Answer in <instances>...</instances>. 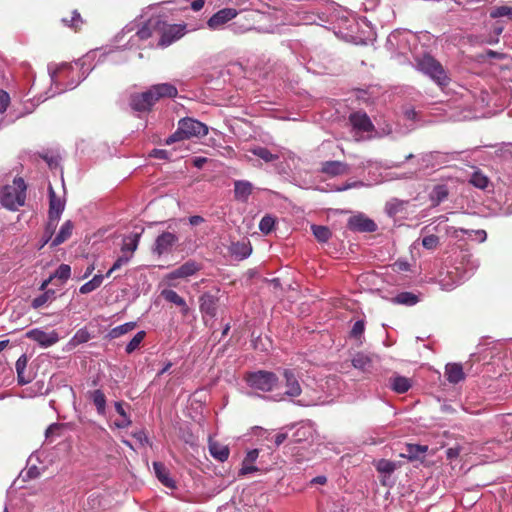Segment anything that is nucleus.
<instances>
[{
	"label": "nucleus",
	"instance_id": "1",
	"mask_svg": "<svg viewBox=\"0 0 512 512\" xmlns=\"http://www.w3.org/2000/svg\"><path fill=\"white\" fill-rule=\"evenodd\" d=\"M208 134V127L193 118H183L178 122L177 130L165 141L167 145L192 137H204Z\"/></svg>",
	"mask_w": 512,
	"mask_h": 512
},
{
	"label": "nucleus",
	"instance_id": "2",
	"mask_svg": "<svg viewBox=\"0 0 512 512\" xmlns=\"http://www.w3.org/2000/svg\"><path fill=\"white\" fill-rule=\"evenodd\" d=\"M243 379L249 388L263 393L273 392L279 383L278 376L268 370L246 372Z\"/></svg>",
	"mask_w": 512,
	"mask_h": 512
},
{
	"label": "nucleus",
	"instance_id": "3",
	"mask_svg": "<svg viewBox=\"0 0 512 512\" xmlns=\"http://www.w3.org/2000/svg\"><path fill=\"white\" fill-rule=\"evenodd\" d=\"M26 185L22 178L14 180V185H7L0 192V203L3 207L16 211L25 204Z\"/></svg>",
	"mask_w": 512,
	"mask_h": 512
},
{
	"label": "nucleus",
	"instance_id": "4",
	"mask_svg": "<svg viewBox=\"0 0 512 512\" xmlns=\"http://www.w3.org/2000/svg\"><path fill=\"white\" fill-rule=\"evenodd\" d=\"M416 68L418 71L429 76L439 86H447L449 84L450 79L444 67L429 54H425L416 59Z\"/></svg>",
	"mask_w": 512,
	"mask_h": 512
},
{
	"label": "nucleus",
	"instance_id": "5",
	"mask_svg": "<svg viewBox=\"0 0 512 512\" xmlns=\"http://www.w3.org/2000/svg\"><path fill=\"white\" fill-rule=\"evenodd\" d=\"M178 241L179 238L175 233L164 231L155 239L152 251L158 256L171 253Z\"/></svg>",
	"mask_w": 512,
	"mask_h": 512
},
{
	"label": "nucleus",
	"instance_id": "6",
	"mask_svg": "<svg viewBox=\"0 0 512 512\" xmlns=\"http://www.w3.org/2000/svg\"><path fill=\"white\" fill-rule=\"evenodd\" d=\"M156 102L150 88L142 93L132 94L130 97V106L137 112L150 111Z\"/></svg>",
	"mask_w": 512,
	"mask_h": 512
},
{
	"label": "nucleus",
	"instance_id": "7",
	"mask_svg": "<svg viewBox=\"0 0 512 512\" xmlns=\"http://www.w3.org/2000/svg\"><path fill=\"white\" fill-rule=\"evenodd\" d=\"M238 15V11L234 8H223L213 14L207 21V26L211 30H218L226 23L234 19Z\"/></svg>",
	"mask_w": 512,
	"mask_h": 512
},
{
	"label": "nucleus",
	"instance_id": "8",
	"mask_svg": "<svg viewBox=\"0 0 512 512\" xmlns=\"http://www.w3.org/2000/svg\"><path fill=\"white\" fill-rule=\"evenodd\" d=\"M26 337L37 342L42 347H50L59 341V335L56 331L45 332L35 328L26 333Z\"/></svg>",
	"mask_w": 512,
	"mask_h": 512
},
{
	"label": "nucleus",
	"instance_id": "9",
	"mask_svg": "<svg viewBox=\"0 0 512 512\" xmlns=\"http://www.w3.org/2000/svg\"><path fill=\"white\" fill-rule=\"evenodd\" d=\"M185 28L186 26L181 24L165 25L159 40V45L166 47L180 39L185 34Z\"/></svg>",
	"mask_w": 512,
	"mask_h": 512
},
{
	"label": "nucleus",
	"instance_id": "10",
	"mask_svg": "<svg viewBox=\"0 0 512 512\" xmlns=\"http://www.w3.org/2000/svg\"><path fill=\"white\" fill-rule=\"evenodd\" d=\"M347 227L351 231L357 232H374L377 229L375 222L363 214L350 217L348 219Z\"/></svg>",
	"mask_w": 512,
	"mask_h": 512
},
{
	"label": "nucleus",
	"instance_id": "11",
	"mask_svg": "<svg viewBox=\"0 0 512 512\" xmlns=\"http://www.w3.org/2000/svg\"><path fill=\"white\" fill-rule=\"evenodd\" d=\"M199 270H201V264L197 263L194 260H188L185 263H183L180 267L177 269L171 271L166 278L168 280H174L178 278H187L189 276L194 275Z\"/></svg>",
	"mask_w": 512,
	"mask_h": 512
},
{
	"label": "nucleus",
	"instance_id": "12",
	"mask_svg": "<svg viewBox=\"0 0 512 512\" xmlns=\"http://www.w3.org/2000/svg\"><path fill=\"white\" fill-rule=\"evenodd\" d=\"M349 122L355 130L361 132H371L374 130V125L370 118L362 111L351 113L349 116Z\"/></svg>",
	"mask_w": 512,
	"mask_h": 512
},
{
	"label": "nucleus",
	"instance_id": "13",
	"mask_svg": "<svg viewBox=\"0 0 512 512\" xmlns=\"http://www.w3.org/2000/svg\"><path fill=\"white\" fill-rule=\"evenodd\" d=\"M218 302L219 299L217 296L210 293H204L199 298L201 313L211 318H214L217 313Z\"/></svg>",
	"mask_w": 512,
	"mask_h": 512
},
{
	"label": "nucleus",
	"instance_id": "14",
	"mask_svg": "<svg viewBox=\"0 0 512 512\" xmlns=\"http://www.w3.org/2000/svg\"><path fill=\"white\" fill-rule=\"evenodd\" d=\"M283 377L285 379L286 391L283 395L288 397H297L301 394L302 389L295 373L290 369L283 371Z\"/></svg>",
	"mask_w": 512,
	"mask_h": 512
},
{
	"label": "nucleus",
	"instance_id": "15",
	"mask_svg": "<svg viewBox=\"0 0 512 512\" xmlns=\"http://www.w3.org/2000/svg\"><path fill=\"white\" fill-rule=\"evenodd\" d=\"M157 101L164 98H175L178 95L176 86L171 83H160L150 87Z\"/></svg>",
	"mask_w": 512,
	"mask_h": 512
},
{
	"label": "nucleus",
	"instance_id": "16",
	"mask_svg": "<svg viewBox=\"0 0 512 512\" xmlns=\"http://www.w3.org/2000/svg\"><path fill=\"white\" fill-rule=\"evenodd\" d=\"M161 296L167 302L173 303L176 306L180 307V312L183 317H186L189 314V312H190L189 306L187 305L185 299L183 297H181L176 291H174L172 289H164L161 292Z\"/></svg>",
	"mask_w": 512,
	"mask_h": 512
},
{
	"label": "nucleus",
	"instance_id": "17",
	"mask_svg": "<svg viewBox=\"0 0 512 512\" xmlns=\"http://www.w3.org/2000/svg\"><path fill=\"white\" fill-rule=\"evenodd\" d=\"M253 192V185L247 180H236L234 182V198L240 202H247Z\"/></svg>",
	"mask_w": 512,
	"mask_h": 512
},
{
	"label": "nucleus",
	"instance_id": "18",
	"mask_svg": "<svg viewBox=\"0 0 512 512\" xmlns=\"http://www.w3.org/2000/svg\"><path fill=\"white\" fill-rule=\"evenodd\" d=\"M321 171L329 176H339L347 174L349 171L348 164L341 161H326L322 164Z\"/></svg>",
	"mask_w": 512,
	"mask_h": 512
},
{
	"label": "nucleus",
	"instance_id": "19",
	"mask_svg": "<svg viewBox=\"0 0 512 512\" xmlns=\"http://www.w3.org/2000/svg\"><path fill=\"white\" fill-rule=\"evenodd\" d=\"M49 211L48 215L53 217L60 218L63 210H64V202L61 198L56 196V193L53 189V187L49 186Z\"/></svg>",
	"mask_w": 512,
	"mask_h": 512
},
{
	"label": "nucleus",
	"instance_id": "20",
	"mask_svg": "<svg viewBox=\"0 0 512 512\" xmlns=\"http://www.w3.org/2000/svg\"><path fill=\"white\" fill-rule=\"evenodd\" d=\"M153 469L158 480L167 488L174 489L175 481L169 476V471L161 462H154Z\"/></svg>",
	"mask_w": 512,
	"mask_h": 512
},
{
	"label": "nucleus",
	"instance_id": "21",
	"mask_svg": "<svg viewBox=\"0 0 512 512\" xmlns=\"http://www.w3.org/2000/svg\"><path fill=\"white\" fill-rule=\"evenodd\" d=\"M445 375L447 380L452 384H457L465 378L463 367L459 363L447 364L445 367Z\"/></svg>",
	"mask_w": 512,
	"mask_h": 512
},
{
	"label": "nucleus",
	"instance_id": "22",
	"mask_svg": "<svg viewBox=\"0 0 512 512\" xmlns=\"http://www.w3.org/2000/svg\"><path fill=\"white\" fill-rule=\"evenodd\" d=\"M252 252L251 244L248 240L238 241L232 243L230 246V253L238 260L247 258Z\"/></svg>",
	"mask_w": 512,
	"mask_h": 512
},
{
	"label": "nucleus",
	"instance_id": "23",
	"mask_svg": "<svg viewBox=\"0 0 512 512\" xmlns=\"http://www.w3.org/2000/svg\"><path fill=\"white\" fill-rule=\"evenodd\" d=\"M209 452L214 459L220 462L226 461L230 454V450L227 445H223L211 439L209 440Z\"/></svg>",
	"mask_w": 512,
	"mask_h": 512
},
{
	"label": "nucleus",
	"instance_id": "24",
	"mask_svg": "<svg viewBox=\"0 0 512 512\" xmlns=\"http://www.w3.org/2000/svg\"><path fill=\"white\" fill-rule=\"evenodd\" d=\"M28 358L25 354L21 355L16 361L15 368L17 372V380L20 385H25L31 382L32 378L30 375H26Z\"/></svg>",
	"mask_w": 512,
	"mask_h": 512
},
{
	"label": "nucleus",
	"instance_id": "25",
	"mask_svg": "<svg viewBox=\"0 0 512 512\" xmlns=\"http://www.w3.org/2000/svg\"><path fill=\"white\" fill-rule=\"evenodd\" d=\"M74 228V224L72 221L67 220L60 228V231L56 235V237L51 242V247H56L66 240H68L71 235Z\"/></svg>",
	"mask_w": 512,
	"mask_h": 512
},
{
	"label": "nucleus",
	"instance_id": "26",
	"mask_svg": "<svg viewBox=\"0 0 512 512\" xmlns=\"http://www.w3.org/2000/svg\"><path fill=\"white\" fill-rule=\"evenodd\" d=\"M391 388L399 394L406 393L411 388V380L404 376H396L391 380Z\"/></svg>",
	"mask_w": 512,
	"mask_h": 512
},
{
	"label": "nucleus",
	"instance_id": "27",
	"mask_svg": "<svg viewBox=\"0 0 512 512\" xmlns=\"http://www.w3.org/2000/svg\"><path fill=\"white\" fill-rule=\"evenodd\" d=\"M139 240V233H134L131 236H129L127 239L124 240V243L121 247V253L132 256L138 247Z\"/></svg>",
	"mask_w": 512,
	"mask_h": 512
},
{
	"label": "nucleus",
	"instance_id": "28",
	"mask_svg": "<svg viewBox=\"0 0 512 512\" xmlns=\"http://www.w3.org/2000/svg\"><path fill=\"white\" fill-rule=\"evenodd\" d=\"M89 398L92 400L94 405L96 406L97 412L99 414H104L106 409V397L105 394L97 389L92 392H89Z\"/></svg>",
	"mask_w": 512,
	"mask_h": 512
},
{
	"label": "nucleus",
	"instance_id": "29",
	"mask_svg": "<svg viewBox=\"0 0 512 512\" xmlns=\"http://www.w3.org/2000/svg\"><path fill=\"white\" fill-rule=\"evenodd\" d=\"M55 299V291L52 289L45 290L44 293L32 300L31 306L34 309H38L44 306L48 302H52Z\"/></svg>",
	"mask_w": 512,
	"mask_h": 512
},
{
	"label": "nucleus",
	"instance_id": "30",
	"mask_svg": "<svg viewBox=\"0 0 512 512\" xmlns=\"http://www.w3.org/2000/svg\"><path fill=\"white\" fill-rule=\"evenodd\" d=\"M251 153L260 159L264 160L266 163L273 162L279 159L277 154H273L265 147L257 146L252 148Z\"/></svg>",
	"mask_w": 512,
	"mask_h": 512
},
{
	"label": "nucleus",
	"instance_id": "31",
	"mask_svg": "<svg viewBox=\"0 0 512 512\" xmlns=\"http://www.w3.org/2000/svg\"><path fill=\"white\" fill-rule=\"evenodd\" d=\"M352 365L356 369L367 371L371 367V359L364 353H357L352 359Z\"/></svg>",
	"mask_w": 512,
	"mask_h": 512
},
{
	"label": "nucleus",
	"instance_id": "32",
	"mask_svg": "<svg viewBox=\"0 0 512 512\" xmlns=\"http://www.w3.org/2000/svg\"><path fill=\"white\" fill-rule=\"evenodd\" d=\"M470 183L479 189H486L490 183V180L480 170H476L471 175Z\"/></svg>",
	"mask_w": 512,
	"mask_h": 512
},
{
	"label": "nucleus",
	"instance_id": "33",
	"mask_svg": "<svg viewBox=\"0 0 512 512\" xmlns=\"http://www.w3.org/2000/svg\"><path fill=\"white\" fill-rule=\"evenodd\" d=\"M311 230L315 238L322 243L327 242L332 236L330 229L326 226L312 225Z\"/></svg>",
	"mask_w": 512,
	"mask_h": 512
},
{
	"label": "nucleus",
	"instance_id": "34",
	"mask_svg": "<svg viewBox=\"0 0 512 512\" xmlns=\"http://www.w3.org/2000/svg\"><path fill=\"white\" fill-rule=\"evenodd\" d=\"M103 275H95L90 281L86 282L85 284H83L80 289H79V292L81 294H88V293H91L92 291L96 290L103 282Z\"/></svg>",
	"mask_w": 512,
	"mask_h": 512
},
{
	"label": "nucleus",
	"instance_id": "35",
	"mask_svg": "<svg viewBox=\"0 0 512 512\" xmlns=\"http://www.w3.org/2000/svg\"><path fill=\"white\" fill-rule=\"evenodd\" d=\"M62 22L70 27V28H73L75 31H78L80 30L81 26L83 25L84 21L80 15V13L77 11V10H74L72 12V15L70 17V19L68 18H63L62 19Z\"/></svg>",
	"mask_w": 512,
	"mask_h": 512
},
{
	"label": "nucleus",
	"instance_id": "36",
	"mask_svg": "<svg viewBox=\"0 0 512 512\" xmlns=\"http://www.w3.org/2000/svg\"><path fill=\"white\" fill-rule=\"evenodd\" d=\"M490 17L493 19L507 17L512 21V6H497L491 9Z\"/></svg>",
	"mask_w": 512,
	"mask_h": 512
},
{
	"label": "nucleus",
	"instance_id": "37",
	"mask_svg": "<svg viewBox=\"0 0 512 512\" xmlns=\"http://www.w3.org/2000/svg\"><path fill=\"white\" fill-rule=\"evenodd\" d=\"M395 301L399 304L412 306L415 305L419 299L418 296L411 292H401L395 297Z\"/></svg>",
	"mask_w": 512,
	"mask_h": 512
},
{
	"label": "nucleus",
	"instance_id": "38",
	"mask_svg": "<svg viewBox=\"0 0 512 512\" xmlns=\"http://www.w3.org/2000/svg\"><path fill=\"white\" fill-rule=\"evenodd\" d=\"M146 336L145 331L137 332L134 337L130 340V342L126 345L125 351L127 354L133 353L136 349L139 348L140 344L144 340Z\"/></svg>",
	"mask_w": 512,
	"mask_h": 512
},
{
	"label": "nucleus",
	"instance_id": "39",
	"mask_svg": "<svg viewBox=\"0 0 512 512\" xmlns=\"http://www.w3.org/2000/svg\"><path fill=\"white\" fill-rule=\"evenodd\" d=\"M136 327L135 322H127L125 324L119 325L113 328L110 332L112 338L120 337L130 331H132Z\"/></svg>",
	"mask_w": 512,
	"mask_h": 512
},
{
	"label": "nucleus",
	"instance_id": "40",
	"mask_svg": "<svg viewBox=\"0 0 512 512\" xmlns=\"http://www.w3.org/2000/svg\"><path fill=\"white\" fill-rule=\"evenodd\" d=\"M59 220H60V218H58V217H53V216L48 215V222H47L46 228H45L44 244L48 243V241L52 238V236L56 230V227L58 225Z\"/></svg>",
	"mask_w": 512,
	"mask_h": 512
},
{
	"label": "nucleus",
	"instance_id": "41",
	"mask_svg": "<svg viewBox=\"0 0 512 512\" xmlns=\"http://www.w3.org/2000/svg\"><path fill=\"white\" fill-rule=\"evenodd\" d=\"M70 275H71L70 266L67 264H61L56 269V271L54 272V274L51 277H52V279L57 278V279L61 280L62 282H65L70 278Z\"/></svg>",
	"mask_w": 512,
	"mask_h": 512
},
{
	"label": "nucleus",
	"instance_id": "42",
	"mask_svg": "<svg viewBox=\"0 0 512 512\" xmlns=\"http://www.w3.org/2000/svg\"><path fill=\"white\" fill-rule=\"evenodd\" d=\"M375 466L378 472L385 474H391L396 468L394 462L386 459L379 460Z\"/></svg>",
	"mask_w": 512,
	"mask_h": 512
},
{
	"label": "nucleus",
	"instance_id": "43",
	"mask_svg": "<svg viewBox=\"0 0 512 512\" xmlns=\"http://www.w3.org/2000/svg\"><path fill=\"white\" fill-rule=\"evenodd\" d=\"M275 225V219L272 216L266 215L264 216L260 223H259V229L264 234H269Z\"/></svg>",
	"mask_w": 512,
	"mask_h": 512
},
{
	"label": "nucleus",
	"instance_id": "44",
	"mask_svg": "<svg viewBox=\"0 0 512 512\" xmlns=\"http://www.w3.org/2000/svg\"><path fill=\"white\" fill-rule=\"evenodd\" d=\"M448 196V190L444 185H438L434 188L432 193V200L439 204L444 201Z\"/></svg>",
	"mask_w": 512,
	"mask_h": 512
},
{
	"label": "nucleus",
	"instance_id": "45",
	"mask_svg": "<svg viewBox=\"0 0 512 512\" xmlns=\"http://www.w3.org/2000/svg\"><path fill=\"white\" fill-rule=\"evenodd\" d=\"M131 255H127V254H121L117 260L114 262V264L112 265V267L108 270V272L106 273V277H109L114 271L120 269L122 266L126 265L130 259H131Z\"/></svg>",
	"mask_w": 512,
	"mask_h": 512
},
{
	"label": "nucleus",
	"instance_id": "46",
	"mask_svg": "<svg viewBox=\"0 0 512 512\" xmlns=\"http://www.w3.org/2000/svg\"><path fill=\"white\" fill-rule=\"evenodd\" d=\"M115 409L117 413L123 418L121 422L117 423V426L120 428L128 427L131 424V420L126 414V411L123 408V404L121 402H116Z\"/></svg>",
	"mask_w": 512,
	"mask_h": 512
},
{
	"label": "nucleus",
	"instance_id": "47",
	"mask_svg": "<svg viewBox=\"0 0 512 512\" xmlns=\"http://www.w3.org/2000/svg\"><path fill=\"white\" fill-rule=\"evenodd\" d=\"M427 450V446H422L418 444H409L407 447V451L410 454L411 458H418L420 455L425 454Z\"/></svg>",
	"mask_w": 512,
	"mask_h": 512
},
{
	"label": "nucleus",
	"instance_id": "48",
	"mask_svg": "<svg viewBox=\"0 0 512 512\" xmlns=\"http://www.w3.org/2000/svg\"><path fill=\"white\" fill-rule=\"evenodd\" d=\"M422 245L428 250H433L439 245V237L434 234L427 235L422 239Z\"/></svg>",
	"mask_w": 512,
	"mask_h": 512
},
{
	"label": "nucleus",
	"instance_id": "49",
	"mask_svg": "<svg viewBox=\"0 0 512 512\" xmlns=\"http://www.w3.org/2000/svg\"><path fill=\"white\" fill-rule=\"evenodd\" d=\"M365 331V322L363 320H358L354 323L350 336L355 339H360Z\"/></svg>",
	"mask_w": 512,
	"mask_h": 512
},
{
	"label": "nucleus",
	"instance_id": "50",
	"mask_svg": "<svg viewBox=\"0 0 512 512\" xmlns=\"http://www.w3.org/2000/svg\"><path fill=\"white\" fill-rule=\"evenodd\" d=\"M149 156L157 159L171 160V152L165 149H153Z\"/></svg>",
	"mask_w": 512,
	"mask_h": 512
},
{
	"label": "nucleus",
	"instance_id": "51",
	"mask_svg": "<svg viewBox=\"0 0 512 512\" xmlns=\"http://www.w3.org/2000/svg\"><path fill=\"white\" fill-rule=\"evenodd\" d=\"M62 429V424L53 423L46 429L45 436L46 438H51L53 436H59L60 431Z\"/></svg>",
	"mask_w": 512,
	"mask_h": 512
},
{
	"label": "nucleus",
	"instance_id": "52",
	"mask_svg": "<svg viewBox=\"0 0 512 512\" xmlns=\"http://www.w3.org/2000/svg\"><path fill=\"white\" fill-rule=\"evenodd\" d=\"M10 102V97L7 92L0 89V114L4 113L7 110V107Z\"/></svg>",
	"mask_w": 512,
	"mask_h": 512
},
{
	"label": "nucleus",
	"instance_id": "53",
	"mask_svg": "<svg viewBox=\"0 0 512 512\" xmlns=\"http://www.w3.org/2000/svg\"><path fill=\"white\" fill-rule=\"evenodd\" d=\"M136 35L140 40H147L152 36V31L148 26H143L137 31Z\"/></svg>",
	"mask_w": 512,
	"mask_h": 512
},
{
	"label": "nucleus",
	"instance_id": "54",
	"mask_svg": "<svg viewBox=\"0 0 512 512\" xmlns=\"http://www.w3.org/2000/svg\"><path fill=\"white\" fill-rule=\"evenodd\" d=\"M258 455H259V450L258 449H253V450H250L245 458H244V462L246 464H253L256 459L258 458Z\"/></svg>",
	"mask_w": 512,
	"mask_h": 512
},
{
	"label": "nucleus",
	"instance_id": "55",
	"mask_svg": "<svg viewBox=\"0 0 512 512\" xmlns=\"http://www.w3.org/2000/svg\"><path fill=\"white\" fill-rule=\"evenodd\" d=\"M40 475V472L38 470V468L36 466H33V467H30L25 475L23 476L24 479L28 478V479H34V478H37L38 476Z\"/></svg>",
	"mask_w": 512,
	"mask_h": 512
},
{
	"label": "nucleus",
	"instance_id": "56",
	"mask_svg": "<svg viewBox=\"0 0 512 512\" xmlns=\"http://www.w3.org/2000/svg\"><path fill=\"white\" fill-rule=\"evenodd\" d=\"M460 448L459 447H451L446 450V456L448 459L452 460L459 456Z\"/></svg>",
	"mask_w": 512,
	"mask_h": 512
},
{
	"label": "nucleus",
	"instance_id": "57",
	"mask_svg": "<svg viewBox=\"0 0 512 512\" xmlns=\"http://www.w3.org/2000/svg\"><path fill=\"white\" fill-rule=\"evenodd\" d=\"M255 471H257V468L255 466H253L252 464H246L243 461V467L240 470V474L246 475Z\"/></svg>",
	"mask_w": 512,
	"mask_h": 512
},
{
	"label": "nucleus",
	"instance_id": "58",
	"mask_svg": "<svg viewBox=\"0 0 512 512\" xmlns=\"http://www.w3.org/2000/svg\"><path fill=\"white\" fill-rule=\"evenodd\" d=\"M288 435L287 433H278L274 436V443L278 447L280 446L286 439Z\"/></svg>",
	"mask_w": 512,
	"mask_h": 512
},
{
	"label": "nucleus",
	"instance_id": "59",
	"mask_svg": "<svg viewBox=\"0 0 512 512\" xmlns=\"http://www.w3.org/2000/svg\"><path fill=\"white\" fill-rule=\"evenodd\" d=\"M486 55L489 58H495V59H504L505 58V54L504 53L497 52V51H494V50H487L486 51Z\"/></svg>",
	"mask_w": 512,
	"mask_h": 512
},
{
	"label": "nucleus",
	"instance_id": "60",
	"mask_svg": "<svg viewBox=\"0 0 512 512\" xmlns=\"http://www.w3.org/2000/svg\"><path fill=\"white\" fill-rule=\"evenodd\" d=\"M204 4H205L204 0H194L191 3V8L194 11H200L203 8Z\"/></svg>",
	"mask_w": 512,
	"mask_h": 512
},
{
	"label": "nucleus",
	"instance_id": "61",
	"mask_svg": "<svg viewBox=\"0 0 512 512\" xmlns=\"http://www.w3.org/2000/svg\"><path fill=\"white\" fill-rule=\"evenodd\" d=\"M475 235L479 239L480 242H484L487 239V233L485 230H476L474 231Z\"/></svg>",
	"mask_w": 512,
	"mask_h": 512
},
{
	"label": "nucleus",
	"instance_id": "62",
	"mask_svg": "<svg viewBox=\"0 0 512 512\" xmlns=\"http://www.w3.org/2000/svg\"><path fill=\"white\" fill-rule=\"evenodd\" d=\"M203 221H204V219L201 216H198V215L191 216L189 218V222H190L191 225H199Z\"/></svg>",
	"mask_w": 512,
	"mask_h": 512
},
{
	"label": "nucleus",
	"instance_id": "63",
	"mask_svg": "<svg viewBox=\"0 0 512 512\" xmlns=\"http://www.w3.org/2000/svg\"><path fill=\"white\" fill-rule=\"evenodd\" d=\"M504 26L500 22H496L493 26V32L496 36H499L503 32Z\"/></svg>",
	"mask_w": 512,
	"mask_h": 512
},
{
	"label": "nucleus",
	"instance_id": "64",
	"mask_svg": "<svg viewBox=\"0 0 512 512\" xmlns=\"http://www.w3.org/2000/svg\"><path fill=\"white\" fill-rule=\"evenodd\" d=\"M405 116L407 119L415 120L417 116V112L414 109H408L405 111Z\"/></svg>",
	"mask_w": 512,
	"mask_h": 512
}]
</instances>
